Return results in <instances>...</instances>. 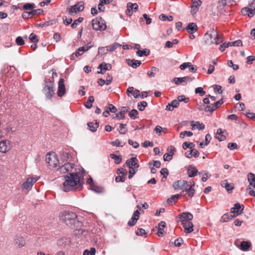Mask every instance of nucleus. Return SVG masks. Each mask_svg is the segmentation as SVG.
<instances>
[{"label":"nucleus","mask_w":255,"mask_h":255,"mask_svg":"<svg viewBox=\"0 0 255 255\" xmlns=\"http://www.w3.org/2000/svg\"><path fill=\"white\" fill-rule=\"evenodd\" d=\"M137 159L136 157H131L130 158V166L134 168H138V164L137 163Z\"/></svg>","instance_id":"obj_44"},{"label":"nucleus","mask_w":255,"mask_h":255,"mask_svg":"<svg viewBox=\"0 0 255 255\" xmlns=\"http://www.w3.org/2000/svg\"><path fill=\"white\" fill-rule=\"evenodd\" d=\"M241 12L244 15H248L249 16H253L254 15H252V13L253 12L252 11V9L250 7H246L241 10Z\"/></svg>","instance_id":"obj_33"},{"label":"nucleus","mask_w":255,"mask_h":255,"mask_svg":"<svg viewBox=\"0 0 255 255\" xmlns=\"http://www.w3.org/2000/svg\"><path fill=\"white\" fill-rule=\"evenodd\" d=\"M120 129L119 130V131L121 134H125L127 131V129H125V127L127 126V125L124 124H120Z\"/></svg>","instance_id":"obj_55"},{"label":"nucleus","mask_w":255,"mask_h":255,"mask_svg":"<svg viewBox=\"0 0 255 255\" xmlns=\"http://www.w3.org/2000/svg\"><path fill=\"white\" fill-rule=\"evenodd\" d=\"M244 209V206L241 205L239 203L235 204L234 206L231 209V213H234L232 218L237 217L238 215H240L243 213Z\"/></svg>","instance_id":"obj_8"},{"label":"nucleus","mask_w":255,"mask_h":255,"mask_svg":"<svg viewBox=\"0 0 255 255\" xmlns=\"http://www.w3.org/2000/svg\"><path fill=\"white\" fill-rule=\"evenodd\" d=\"M60 217L61 220L71 228H78L82 225V223L77 220V215L74 212L70 211L63 212L61 214Z\"/></svg>","instance_id":"obj_2"},{"label":"nucleus","mask_w":255,"mask_h":255,"mask_svg":"<svg viewBox=\"0 0 255 255\" xmlns=\"http://www.w3.org/2000/svg\"><path fill=\"white\" fill-rule=\"evenodd\" d=\"M198 174L202 176L201 180L203 182H206L208 178L211 176L210 175H209L208 172L205 171L199 172Z\"/></svg>","instance_id":"obj_39"},{"label":"nucleus","mask_w":255,"mask_h":255,"mask_svg":"<svg viewBox=\"0 0 255 255\" xmlns=\"http://www.w3.org/2000/svg\"><path fill=\"white\" fill-rule=\"evenodd\" d=\"M251 246V244L250 242L247 241H243L241 243L240 249L242 251H246L250 248Z\"/></svg>","instance_id":"obj_32"},{"label":"nucleus","mask_w":255,"mask_h":255,"mask_svg":"<svg viewBox=\"0 0 255 255\" xmlns=\"http://www.w3.org/2000/svg\"><path fill=\"white\" fill-rule=\"evenodd\" d=\"M29 38L31 42L37 43L38 42V40L37 39L36 34L33 33L30 34Z\"/></svg>","instance_id":"obj_53"},{"label":"nucleus","mask_w":255,"mask_h":255,"mask_svg":"<svg viewBox=\"0 0 255 255\" xmlns=\"http://www.w3.org/2000/svg\"><path fill=\"white\" fill-rule=\"evenodd\" d=\"M128 143L129 145H132L134 148H137L139 145L137 142L133 141L131 139H128Z\"/></svg>","instance_id":"obj_60"},{"label":"nucleus","mask_w":255,"mask_h":255,"mask_svg":"<svg viewBox=\"0 0 255 255\" xmlns=\"http://www.w3.org/2000/svg\"><path fill=\"white\" fill-rule=\"evenodd\" d=\"M184 192L188 193L189 197L192 198L195 193V190L192 187V186L189 185V183L188 182L187 185L185 186L184 190L182 191L181 194H183Z\"/></svg>","instance_id":"obj_19"},{"label":"nucleus","mask_w":255,"mask_h":255,"mask_svg":"<svg viewBox=\"0 0 255 255\" xmlns=\"http://www.w3.org/2000/svg\"><path fill=\"white\" fill-rule=\"evenodd\" d=\"M193 215L190 213L183 212L179 215V222L181 223L184 222H188V221H191L193 219Z\"/></svg>","instance_id":"obj_14"},{"label":"nucleus","mask_w":255,"mask_h":255,"mask_svg":"<svg viewBox=\"0 0 255 255\" xmlns=\"http://www.w3.org/2000/svg\"><path fill=\"white\" fill-rule=\"evenodd\" d=\"M204 38L205 43L208 45L218 44L223 42L221 36L219 35L217 32L213 29L207 32Z\"/></svg>","instance_id":"obj_3"},{"label":"nucleus","mask_w":255,"mask_h":255,"mask_svg":"<svg viewBox=\"0 0 255 255\" xmlns=\"http://www.w3.org/2000/svg\"><path fill=\"white\" fill-rule=\"evenodd\" d=\"M46 161L48 165L51 168L56 167L59 164L57 157L54 153L47 154L46 156Z\"/></svg>","instance_id":"obj_6"},{"label":"nucleus","mask_w":255,"mask_h":255,"mask_svg":"<svg viewBox=\"0 0 255 255\" xmlns=\"http://www.w3.org/2000/svg\"><path fill=\"white\" fill-rule=\"evenodd\" d=\"M126 177V176H123V175H119L116 177L115 181L117 182H123L125 181Z\"/></svg>","instance_id":"obj_58"},{"label":"nucleus","mask_w":255,"mask_h":255,"mask_svg":"<svg viewBox=\"0 0 255 255\" xmlns=\"http://www.w3.org/2000/svg\"><path fill=\"white\" fill-rule=\"evenodd\" d=\"M159 19L162 21L168 20L171 21L173 20V17L171 15L167 16L165 14L162 13L159 16Z\"/></svg>","instance_id":"obj_38"},{"label":"nucleus","mask_w":255,"mask_h":255,"mask_svg":"<svg viewBox=\"0 0 255 255\" xmlns=\"http://www.w3.org/2000/svg\"><path fill=\"white\" fill-rule=\"evenodd\" d=\"M195 146V144L193 142H184L182 144V147L184 149H186L187 148L190 149H192V148Z\"/></svg>","instance_id":"obj_45"},{"label":"nucleus","mask_w":255,"mask_h":255,"mask_svg":"<svg viewBox=\"0 0 255 255\" xmlns=\"http://www.w3.org/2000/svg\"><path fill=\"white\" fill-rule=\"evenodd\" d=\"M38 179L39 178L37 177L28 178L22 185L23 189L26 190L30 189L33 184L35 183Z\"/></svg>","instance_id":"obj_10"},{"label":"nucleus","mask_w":255,"mask_h":255,"mask_svg":"<svg viewBox=\"0 0 255 255\" xmlns=\"http://www.w3.org/2000/svg\"><path fill=\"white\" fill-rule=\"evenodd\" d=\"M110 52L108 46L99 48L98 53L101 55H105Z\"/></svg>","instance_id":"obj_42"},{"label":"nucleus","mask_w":255,"mask_h":255,"mask_svg":"<svg viewBox=\"0 0 255 255\" xmlns=\"http://www.w3.org/2000/svg\"><path fill=\"white\" fill-rule=\"evenodd\" d=\"M195 92L196 94H199L200 96H204L206 93L202 87H198L196 88L195 90Z\"/></svg>","instance_id":"obj_51"},{"label":"nucleus","mask_w":255,"mask_h":255,"mask_svg":"<svg viewBox=\"0 0 255 255\" xmlns=\"http://www.w3.org/2000/svg\"><path fill=\"white\" fill-rule=\"evenodd\" d=\"M35 7L36 5L33 3H26L23 6V9L25 10H32Z\"/></svg>","instance_id":"obj_36"},{"label":"nucleus","mask_w":255,"mask_h":255,"mask_svg":"<svg viewBox=\"0 0 255 255\" xmlns=\"http://www.w3.org/2000/svg\"><path fill=\"white\" fill-rule=\"evenodd\" d=\"M228 147L230 150H233V149H235L236 148H237L238 145L235 142H230L228 144Z\"/></svg>","instance_id":"obj_63"},{"label":"nucleus","mask_w":255,"mask_h":255,"mask_svg":"<svg viewBox=\"0 0 255 255\" xmlns=\"http://www.w3.org/2000/svg\"><path fill=\"white\" fill-rule=\"evenodd\" d=\"M199 152L196 149L192 148L190 151L185 152V156L188 158H190L192 156L197 157L199 156Z\"/></svg>","instance_id":"obj_22"},{"label":"nucleus","mask_w":255,"mask_h":255,"mask_svg":"<svg viewBox=\"0 0 255 255\" xmlns=\"http://www.w3.org/2000/svg\"><path fill=\"white\" fill-rule=\"evenodd\" d=\"M160 172L163 176V178H167L169 174L167 169L165 168H162Z\"/></svg>","instance_id":"obj_59"},{"label":"nucleus","mask_w":255,"mask_h":255,"mask_svg":"<svg viewBox=\"0 0 255 255\" xmlns=\"http://www.w3.org/2000/svg\"><path fill=\"white\" fill-rule=\"evenodd\" d=\"M43 92L47 99H51L54 94V84L49 79L45 81Z\"/></svg>","instance_id":"obj_4"},{"label":"nucleus","mask_w":255,"mask_h":255,"mask_svg":"<svg viewBox=\"0 0 255 255\" xmlns=\"http://www.w3.org/2000/svg\"><path fill=\"white\" fill-rule=\"evenodd\" d=\"M242 45V41L241 40H237L233 42H225L220 45L219 49L221 51L223 52L225 49L229 46H240Z\"/></svg>","instance_id":"obj_9"},{"label":"nucleus","mask_w":255,"mask_h":255,"mask_svg":"<svg viewBox=\"0 0 255 255\" xmlns=\"http://www.w3.org/2000/svg\"><path fill=\"white\" fill-rule=\"evenodd\" d=\"M181 195V194H177L172 195L170 198H169L167 199V203L174 202L177 199H178L179 198V197Z\"/></svg>","instance_id":"obj_47"},{"label":"nucleus","mask_w":255,"mask_h":255,"mask_svg":"<svg viewBox=\"0 0 255 255\" xmlns=\"http://www.w3.org/2000/svg\"><path fill=\"white\" fill-rule=\"evenodd\" d=\"M172 159V154H170L167 153H166L163 155V159L164 161H170Z\"/></svg>","instance_id":"obj_62"},{"label":"nucleus","mask_w":255,"mask_h":255,"mask_svg":"<svg viewBox=\"0 0 255 255\" xmlns=\"http://www.w3.org/2000/svg\"><path fill=\"white\" fill-rule=\"evenodd\" d=\"M80 173H71L64 175L65 181L63 183L62 189L67 192L73 191H79L82 188V184L80 182Z\"/></svg>","instance_id":"obj_1"},{"label":"nucleus","mask_w":255,"mask_h":255,"mask_svg":"<svg viewBox=\"0 0 255 255\" xmlns=\"http://www.w3.org/2000/svg\"><path fill=\"white\" fill-rule=\"evenodd\" d=\"M192 123H193V122H192ZM191 126H192L191 128L192 130L194 128V127L195 126H197V128L199 130H203L205 128V125L203 123H200L199 122H196L195 124L192 123Z\"/></svg>","instance_id":"obj_40"},{"label":"nucleus","mask_w":255,"mask_h":255,"mask_svg":"<svg viewBox=\"0 0 255 255\" xmlns=\"http://www.w3.org/2000/svg\"><path fill=\"white\" fill-rule=\"evenodd\" d=\"M11 148L10 143L8 140H2L0 142V152L6 153Z\"/></svg>","instance_id":"obj_12"},{"label":"nucleus","mask_w":255,"mask_h":255,"mask_svg":"<svg viewBox=\"0 0 255 255\" xmlns=\"http://www.w3.org/2000/svg\"><path fill=\"white\" fill-rule=\"evenodd\" d=\"M187 172L189 177H195L198 173L199 174L197 169L192 165L188 166Z\"/></svg>","instance_id":"obj_18"},{"label":"nucleus","mask_w":255,"mask_h":255,"mask_svg":"<svg viewBox=\"0 0 255 255\" xmlns=\"http://www.w3.org/2000/svg\"><path fill=\"white\" fill-rule=\"evenodd\" d=\"M248 179L251 186L255 188V174L250 173L248 175Z\"/></svg>","instance_id":"obj_31"},{"label":"nucleus","mask_w":255,"mask_h":255,"mask_svg":"<svg viewBox=\"0 0 255 255\" xmlns=\"http://www.w3.org/2000/svg\"><path fill=\"white\" fill-rule=\"evenodd\" d=\"M117 154L114 153H112L110 154V157L115 160V162L116 164H120L122 160V156L120 154L118 155L119 153V151L116 152Z\"/></svg>","instance_id":"obj_27"},{"label":"nucleus","mask_w":255,"mask_h":255,"mask_svg":"<svg viewBox=\"0 0 255 255\" xmlns=\"http://www.w3.org/2000/svg\"><path fill=\"white\" fill-rule=\"evenodd\" d=\"M138 220V218L132 217L130 220L128 222V225L129 226H132L136 223Z\"/></svg>","instance_id":"obj_56"},{"label":"nucleus","mask_w":255,"mask_h":255,"mask_svg":"<svg viewBox=\"0 0 255 255\" xmlns=\"http://www.w3.org/2000/svg\"><path fill=\"white\" fill-rule=\"evenodd\" d=\"M88 233L87 230L85 229H79L74 230V235L78 238L82 236H86Z\"/></svg>","instance_id":"obj_28"},{"label":"nucleus","mask_w":255,"mask_h":255,"mask_svg":"<svg viewBox=\"0 0 255 255\" xmlns=\"http://www.w3.org/2000/svg\"><path fill=\"white\" fill-rule=\"evenodd\" d=\"M102 18L101 17H97L95 19H93L92 26L93 28L96 30H104L106 28V25L105 23L103 22Z\"/></svg>","instance_id":"obj_7"},{"label":"nucleus","mask_w":255,"mask_h":255,"mask_svg":"<svg viewBox=\"0 0 255 255\" xmlns=\"http://www.w3.org/2000/svg\"><path fill=\"white\" fill-rule=\"evenodd\" d=\"M117 173L119 175L121 174V175L126 176L127 174V171L125 168H121L118 169V170L117 171Z\"/></svg>","instance_id":"obj_54"},{"label":"nucleus","mask_w":255,"mask_h":255,"mask_svg":"<svg viewBox=\"0 0 255 255\" xmlns=\"http://www.w3.org/2000/svg\"><path fill=\"white\" fill-rule=\"evenodd\" d=\"M137 169L133 167H130L129 168V174L128 177L129 179H131L134 174L136 172Z\"/></svg>","instance_id":"obj_50"},{"label":"nucleus","mask_w":255,"mask_h":255,"mask_svg":"<svg viewBox=\"0 0 255 255\" xmlns=\"http://www.w3.org/2000/svg\"><path fill=\"white\" fill-rule=\"evenodd\" d=\"M214 87V91L216 93L218 94H222V86L218 85H214L213 86Z\"/></svg>","instance_id":"obj_52"},{"label":"nucleus","mask_w":255,"mask_h":255,"mask_svg":"<svg viewBox=\"0 0 255 255\" xmlns=\"http://www.w3.org/2000/svg\"><path fill=\"white\" fill-rule=\"evenodd\" d=\"M181 224L184 228L185 233L189 234L193 231V224L191 221L181 222Z\"/></svg>","instance_id":"obj_16"},{"label":"nucleus","mask_w":255,"mask_h":255,"mask_svg":"<svg viewBox=\"0 0 255 255\" xmlns=\"http://www.w3.org/2000/svg\"><path fill=\"white\" fill-rule=\"evenodd\" d=\"M129 107H123L120 111L116 114V117L119 119H124L125 118V114L128 112Z\"/></svg>","instance_id":"obj_24"},{"label":"nucleus","mask_w":255,"mask_h":255,"mask_svg":"<svg viewBox=\"0 0 255 255\" xmlns=\"http://www.w3.org/2000/svg\"><path fill=\"white\" fill-rule=\"evenodd\" d=\"M138 114V111L135 109L131 110L128 113L129 117L132 119H136L137 118Z\"/></svg>","instance_id":"obj_41"},{"label":"nucleus","mask_w":255,"mask_h":255,"mask_svg":"<svg viewBox=\"0 0 255 255\" xmlns=\"http://www.w3.org/2000/svg\"><path fill=\"white\" fill-rule=\"evenodd\" d=\"M188 181L185 180H178L173 184V187L175 190H181L187 185Z\"/></svg>","instance_id":"obj_17"},{"label":"nucleus","mask_w":255,"mask_h":255,"mask_svg":"<svg viewBox=\"0 0 255 255\" xmlns=\"http://www.w3.org/2000/svg\"><path fill=\"white\" fill-rule=\"evenodd\" d=\"M121 46H122V45L118 43H115L112 45L108 46V48H109L110 52H113L117 48H118V47H120Z\"/></svg>","instance_id":"obj_46"},{"label":"nucleus","mask_w":255,"mask_h":255,"mask_svg":"<svg viewBox=\"0 0 255 255\" xmlns=\"http://www.w3.org/2000/svg\"><path fill=\"white\" fill-rule=\"evenodd\" d=\"M149 52H150L149 50L145 48V49H143V50H138L136 52V54L138 56H140V57H141L143 55L147 56L149 54Z\"/></svg>","instance_id":"obj_34"},{"label":"nucleus","mask_w":255,"mask_h":255,"mask_svg":"<svg viewBox=\"0 0 255 255\" xmlns=\"http://www.w3.org/2000/svg\"><path fill=\"white\" fill-rule=\"evenodd\" d=\"M84 8V3L83 1H80L70 7L67 8L66 10L69 15H74L79 12L83 11Z\"/></svg>","instance_id":"obj_5"},{"label":"nucleus","mask_w":255,"mask_h":255,"mask_svg":"<svg viewBox=\"0 0 255 255\" xmlns=\"http://www.w3.org/2000/svg\"><path fill=\"white\" fill-rule=\"evenodd\" d=\"M66 92V88L64 83V80L63 78L59 79L58 82V88L57 91V95L61 97L64 95Z\"/></svg>","instance_id":"obj_11"},{"label":"nucleus","mask_w":255,"mask_h":255,"mask_svg":"<svg viewBox=\"0 0 255 255\" xmlns=\"http://www.w3.org/2000/svg\"><path fill=\"white\" fill-rule=\"evenodd\" d=\"M93 47V45L91 44V42L88 43L87 44H86L83 46L81 47L78 48V51H82V52H84L89 50L91 47Z\"/></svg>","instance_id":"obj_37"},{"label":"nucleus","mask_w":255,"mask_h":255,"mask_svg":"<svg viewBox=\"0 0 255 255\" xmlns=\"http://www.w3.org/2000/svg\"><path fill=\"white\" fill-rule=\"evenodd\" d=\"M15 42L18 45H22L24 44V41L21 36H18L15 39Z\"/></svg>","instance_id":"obj_57"},{"label":"nucleus","mask_w":255,"mask_h":255,"mask_svg":"<svg viewBox=\"0 0 255 255\" xmlns=\"http://www.w3.org/2000/svg\"><path fill=\"white\" fill-rule=\"evenodd\" d=\"M147 105V104L146 101H142L138 103L137 108L140 111H143Z\"/></svg>","instance_id":"obj_43"},{"label":"nucleus","mask_w":255,"mask_h":255,"mask_svg":"<svg viewBox=\"0 0 255 255\" xmlns=\"http://www.w3.org/2000/svg\"><path fill=\"white\" fill-rule=\"evenodd\" d=\"M25 244V240L21 236H17L15 239V245L18 248H21L24 246Z\"/></svg>","instance_id":"obj_25"},{"label":"nucleus","mask_w":255,"mask_h":255,"mask_svg":"<svg viewBox=\"0 0 255 255\" xmlns=\"http://www.w3.org/2000/svg\"><path fill=\"white\" fill-rule=\"evenodd\" d=\"M43 12V10L41 8L37 9H32L30 11V13L31 16L34 15L36 14H40Z\"/></svg>","instance_id":"obj_61"},{"label":"nucleus","mask_w":255,"mask_h":255,"mask_svg":"<svg viewBox=\"0 0 255 255\" xmlns=\"http://www.w3.org/2000/svg\"><path fill=\"white\" fill-rule=\"evenodd\" d=\"M186 30L189 33L193 34L197 30V25L195 23H190L187 26Z\"/></svg>","instance_id":"obj_23"},{"label":"nucleus","mask_w":255,"mask_h":255,"mask_svg":"<svg viewBox=\"0 0 255 255\" xmlns=\"http://www.w3.org/2000/svg\"><path fill=\"white\" fill-rule=\"evenodd\" d=\"M84 18L82 17H79L78 19L74 20V22L71 24L72 28H76L78 25V22L80 23L83 20Z\"/></svg>","instance_id":"obj_48"},{"label":"nucleus","mask_w":255,"mask_h":255,"mask_svg":"<svg viewBox=\"0 0 255 255\" xmlns=\"http://www.w3.org/2000/svg\"><path fill=\"white\" fill-rule=\"evenodd\" d=\"M126 62L128 65L130 66L133 68H137V67L139 66L141 64L140 61L135 59H127Z\"/></svg>","instance_id":"obj_21"},{"label":"nucleus","mask_w":255,"mask_h":255,"mask_svg":"<svg viewBox=\"0 0 255 255\" xmlns=\"http://www.w3.org/2000/svg\"><path fill=\"white\" fill-rule=\"evenodd\" d=\"M177 100L179 101V103L181 102H184V103H187L189 101V99L188 98H186L184 95L178 96Z\"/></svg>","instance_id":"obj_49"},{"label":"nucleus","mask_w":255,"mask_h":255,"mask_svg":"<svg viewBox=\"0 0 255 255\" xmlns=\"http://www.w3.org/2000/svg\"><path fill=\"white\" fill-rule=\"evenodd\" d=\"M187 81H191L192 79H190V77L188 76H185L182 78H174L173 79V81L176 85H179L183 82H185Z\"/></svg>","instance_id":"obj_26"},{"label":"nucleus","mask_w":255,"mask_h":255,"mask_svg":"<svg viewBox=\"0 0 255 255\" xmlns=\"http://www.w3.org/2000/svg\"><path fill=\"white\" fill-rule=\"evenodd\" d=\"M87 125L89 130L92 132H95L97 130V128L99 127V122L97 121H96L95 123L89 122Z\"/></svg>","instance_id":"obj_29"},{"label":"nucleus","mask_w":255,"mask_h":255,"mask_svg":"<svg viewBox=\"0 0 255 255\" xmlns=\"http://www.w3.org/2000/svg\"><path fill=\"white\" fill-rule=\"evenodd\" d=\"M159 71V69L155 67H152L150 71L147 72V74L150 77H154L155 75V72Z\"/></svg>","instance_id":"obj_35"},{"label":"nucleus","mask_w":255,"mask_h":255,"mask_svg":"<svg viewBox=\"0 0 255 255\" xmlns=\"http://www.w3.org/2000/svg\"><path fill=\"white\" fill-rule=\"evenodd\" d=\"M112 67L111 64L102 62L99 65L98 68L100 69L101 70L107 71L111 70Z\"/></svg>","instance_id":"obj_30"},{"label":"nucleus","mask_w":255,"mask_h":255,"mask_svg":"<svg viewBox=\"0 0 255 255\" xmlns=\"http://www.w3.org/2000/svg\"><path fill=\"white\" fill-rule=\"evenodd\" d=\"M221 185L222 187H224L229 193H231L234 188V184L229 183L227 180L222 181L221 182Z\"/></svg>","instance_id":"obj_20"},{"label":"nucleus","mask_w":255,"mask_h":255,"mask_svg":"<svg viewBox=\"0 0 255 255\" xmlns=\"http://www.w3.org/2000/svg\"><path fill=\"white\" fill-rule=\"evenodd\" d=\"M138 8V6L137 3H132L128 2L127 3V9L126 13L127 15L131 16L133 13V10L136 11Z\"/></svg>","instance_id":"obj_13"},{"label":"nucleus","mask_w":255,"mask_h":255,"mask_svg":"<svg viewBox=\"0 0 255 255\" xmlns=\"http://www.w3.org/2000/svg\"><path fill=\"white\" fill-rule=\"evenodd\" d=\"M146 234V232L144 229L142 228H139L136 232V235L137 236H143Z\"/></svg>","instance_id":"obj_64"},{"label":"nucleus","mask_w":255,"mask_h":255,"mask_svg":"<svg viewBox=\"0 0 255 255\" xmlns=\"http://www.w3.org/2000/svg\"><path fill=\"white\" fill-rule=\"evenodd\" d=\"M74 164L69 162L65 163L64 165L60 166L57 169V171L61 173H65L67 172L71 171L73 168Z\"/></svg>","instance_id":"obj_15"}]
</instances>
